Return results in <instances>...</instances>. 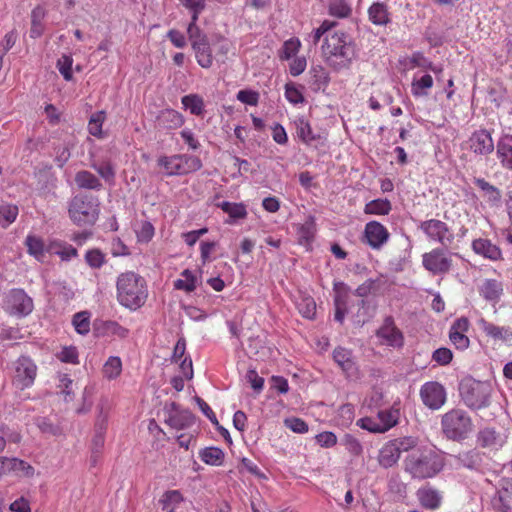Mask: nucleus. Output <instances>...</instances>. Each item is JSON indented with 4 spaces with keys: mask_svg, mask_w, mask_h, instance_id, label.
Wrapping results in <instances>:
<instances>
[{
    "mask_svg": "<svg viewBox=\"0 0 512 512\" xmlns=\"http://www.w3.org/2000/svg\"><path fill=\"white\" fill-rule=\"evenodd\" d=\"M322 53L327 64L337 71L349 68L357 56L355 44L350 36L340 31L325 37Z\"/></svg>",
    "mask_w": 512,
    "mask_h": 512,
    "instance_id": "nucleus-1",
    "label": "nucleus"
},
{
    "mask_svg": "<svg viewBox=\"0 0 512 512\" xmlns=\"http://www.w3.org/2000/svg\"><path fill=\"white\" fill-rule=\"evenodd\" d=\"M116 289L118 302L130 310H137L142 307L148 297L145 280L131 271L118 276Z\"/></svg>",
    "mask_w": 512,
    "mask_h": 512,
    "instance_id": "nucleus-2",
    "label": "nucleus"
},
{
    "mask_svg": "<svg viewBox=\"0 0 512 512\" xmlns=\"http://www.w3.org/2000/svg\"><path fill=\"white\" fill-rule=\"evenodd\" d=\"M404 466L413 478L425 479L435 476L442 469L443 463L433 450L418 449L406 457Z\"/></svg>",
    "mask_w": 512,
    "mask_h": 512,
    "instance_id": "nucleus-3",
    "label": "nucleus"
},
{
    "mask_svg": "<svg viewBox=\"0 0 512 512\" xmlns=\"http://www.w3.org/2000/svg\"><path fill=\"white\" fill-rule=\"evenodd\" d=\"M68 213L77 226H92L99 217V200L92 195L78 194L70 200Z\"/></svg>",
    "mask_w": 512,
    "mask_h": 512,
    "instance_id": "nucleus-4",
    "label": "nucleus"
},
{
    "mask_svg": "<svg viewBox=\"0 0 512 512\" xmlns=\"http://www.w3.org/2000/svg\"><path fill=\"white\" fill-rule=\"evenodd\" d=\"M472 428L471 418L462 409H452L442 416L441 429L448 439H465Z\"/></svg>",
    "mask_w": 512,
    "mask_h": 512,
    "instance_id": "nucleus-5",
    "label": "nucleus"
},
{
    "mask_svg": "<svg viewBox=\"0 0 512 512\" xmlns=\"http://www.w3.org/2000/svg\"><path fill=\"white\" fill-rule=\"evenodd\" d=\"M459 391L462 400L469 408L481 409L489 405L491 386L487 382L466 379L461 382Z\"/></svg>",
    "mask_w": 512,
    "mask_h": 512,
    "instance_id": "nucleus-6",
    "label": "nucleus"
},
{
    "mask_svg": "<svg viewBox=\"0 0 512 512\" xmlns=\"http://www.w3.org/2000/svg\"><path fill=\"white\" fill-rule=\"evenodd\" d=\"M158 165L163 167L166 175H185L198 171L202 167L201 160L188 154H177L172 156H161Z\"/></svg>",
    "mask_w": 512,
    "mask_h": 512,
    "instance_id": "nucleus-7",
    "label": "nucleus"
},
{
    "mask_svg": "<svg viewBox=\"0 0 512 512\" xmlns=\"http://www.w3.org/2000/svg\"><path fill=\"white\" fill-rule=\"evenodd\" d=\"M417 441L413 437L396 438L386 442L378 454V463L383 468L394 466L403 452H408L415 448Z\"/></svg>",
    "mask_w": 512,
    "mask_h": 512,
    "instance_id": "nucleus-8",
    "label": "nucleus"
},
{
    "mask_svg": "<svg viewBox=\"0 0 512 512\" xmlns=\"http://www.w3.org/2000/svg\"><path fill=\"white\" fill-rule=\"evenodd\" d=\"M418 227L429 241L439 243L444 247L450 246L454 240V234L449 226L441 220H425L420 222Z\"/></svg>",
    "mask_w": 512,
    "mask_h": 512,
    "instance_id": "nucleus-9",
    "label": "nucleus"
},
{
    "mask_svg": "<svg viewBox=\"0 0 512 512\" xmlns=\"http://www.w3.org/2000/svg\"><path fill=\"white\" fill-rule=\"evenodd\" d=\"M422 265L434 275H444L451 270L452 255L442 248H434L423 254Z\"/></svg>",
    "mask_w": 512,
    "mask_h": 512,
    "instance_id": "nucleus-10",
    "label": "nucleus"
},
{
    "mask_svg": "<svg viewBox=\"0 0 512 512\" xmlns=\"http://www.w3.org/2000/svg\"><path fill=\"white\" fill-rule=\"evenodd\" d=\"M4 305L8 313L17 317H25L34 309L32 298L23 289L10 290Z\"/></svg>",
    "mask_w": 512,
    "mask_h": 512,
    "instance_id": "nucleus-11",
    "label": "nucleus"
},
{
    "mask_svg": "<svg viewBox=\"0 0 512 512\" xmlns=\"http://www.w3.org/2000/svg\"><path fill=\"white\" fill-rule=\"evenodd\" d=\"M420 397L426 407L438 410L445 404L447 394L442 384L436 381H429L421 386Z\"/></svg>",
    "mask_w": 512,
    "mask_h": 512,
    "instance_id": "nucleus-12",
    "label": "nucleus"
},
{
    "mask_svg": "<svg viewBox=\"0 0 512 512\" xmlns=\"http://www.w3.org/2000/svg\"><path fill=\"white\" fill-rule=\"evenodd\" d=\"M14 369L13 383L17 388L25 389L33 384L37 367L30 358L20 357L15 362Z\"/></svg>",
    "mask_w": 512,
    "mask_h": 512,
    "instance_id": "nucleus-13",
    "label": "nucleus"
},
{
    "mask_svg": "<svg viewBox=\"0 0 512 512\" xmlns=\"http://www.w3.org/2000/svg\"><path fill=\"white\" fill-rule=\"evenodd\" d=\"M467 143L469 149L480 156L491 154L495 148L491 134L485 129L473 132Z\"/></svg>",
    "mask_w": 512,
    "mask_h": 512,
    "instance_id": "nucleus-14",
    "label": "nucleus"
},
{
    "mask_svg": "<svg viewBox=\"0 0 512 512\" xmlns=\"http://www.w3.org/2000/svg\"><path fill=\"white\" fill-rule=\"evenodd\" d=\"M470 322L466 317L457 318L451 325L449 339L456 349L465 350L470 345L466 333L469 330Z\"/></svg>",
    "mask_w": 512,
    "mask_h": 512,
    "instance_id": "nucleus-15",
    "label": "nucleus"
},
{
    "mask_svg": "<svg viewBox=\"0 0 512 512\" xmlns=\"http://www.w3.org/2000/svg\"><path fill=\"white\" fill-rule=\"evenodd\" d=\"M365 238L373 249H380L389 239L387 228L377 221H370L364 230Z\"/></svg>",
    "mask_w": 512,
    "mask_h": 512,
    "instance_id": "nucleus-16",
    "label": "nucleus"
},
{
    "mask_svg": "<svg viewBox=\"0 0 512 512\" xmlns=\"http://www.w3.org/2000/svg\"><path fill=\"white\" fill-rule=\"evenodd\" d=\"M333 359L347 378L354 379L358 377V367L355 363L351 350L343 347H337L333 351Z\"/></svg>",
    "mask_w": 512,
    "mask_h": 512,
    "instance_id": "nucleus-17",
    "label": "nucleus"
},
{
    "mask_svg": "<svg viewBox=\"0 0 512 512\" xmlns=\"http://www.w3.org/2000/svg\"><path fill=\"white\" fill-rule=\"evenodd\" d=\"M478 292L487 302L496 304L504 293L503 283L497 279H483L478 287Z\"/></svg>",
    "mask_w": 512,
    "mask_h": 512,
    "instance_id": "nucleus-18",
    "label": "nucleus"
},
{
    "mask_svg": "<svg viewBox=\"0 0 512 512\" xmlns=\"http://www.w3.org/2000/svg\"><path fill=\"white\" fill-rule=\"evenodd\" d=\"M381 340L388 346L401 347L403 345V335L395 326L392 317H387L377 332Z\"/></svg>",
    "mask_w": 512,
    "mask_h": 512,
    "instance_id": "nucleus-19",
    "label": "nucleus"
},
{
    "mask_svg": "<svg viewBox=\"0 0 512 512\" xmlns=\"http://www.w3.org/2000/svg\"><path fill=\"white\" fill-rule=\"evenodd\" d=\"M297 137L306 145L313 146L325 139L321 134L315 133L310 122L304 117L299 116L294 120Z\"/></svg>",
    "mask_w": 512,
    "mask_h": 512,
    "instance_id": "nucleus-20",
    "label": "nucleus"
},
{
    "mask_svg": "<svg viewBox=\"0 0 512 512\" xmlns=\"http://www.w3.org/2000/svg\"><path fill=\"white\" fill-rule=\"evenodd\" d=\"M472 250L475 254L486 258L490 261H498L502 259V251L489 239L478 238L472 242Z\"/></svg>",
    "mask_w": 512,
    "mask_h": 512,
    "instance_id": "nucleus-21",
    "label": "nucleus"
},
{
    "mask_svg": "<svg viewBox=\"0 0 512 512\" xmlns=\"http://www.w3.org/2000/svg\"><path fill=\"white\" fill-rule=\"evenodd\" d=\"M166 423L172 428L184 429L194 423V417L190 411L181 410L175 403H172Z\"/></svg>",
    "mask_w": 512,
    "mask_h": 512,
    "instance_id": "nucleus-22",
    "label": "nucleus"
},
{
    "mask_svg": "<svg viewBox=\"0 0 512 512\" xmlns=\"http://www.w3.org/2000/svg\"><path fill=\"white\" fill-rule=\"evenodd\" d=\"M477 324L485 335L493 340L509 341L512 339V331L509 327L497 326L484 318H480Z\"/></svg>",
    "mask_w": 512,
    "mask_h": 512,
    "instance_id": "nucleus-23",
    "label": "nucleus"
},
{
    "mask_svg": "<svg viewBox=\"0 0 512 512\" xmlns=\"http://www.w3.org/2000/svg\"><path fill=\"white\" fill-rule=\"evenodd\" d=\"M496 155L503 168L512 170V135H504L498 140Z\"/></svg>",
    "mask_w": 512,
    "mask_h": 512,
    "instance_id": "nucleus-24",
    "label": "nucleus"
},
{
    "mask_svg": "<svg viewBox=\"0 0 512 512\" xmlns=\"http://www.w3.org/2000/svg\"><path fill=\"white\" fill-rule=\"evenodd\" d=\"M195 59L198 63V65L204 69H209L213 65V53L212 48L210 46L209 40H206L201 43H194L193 46H191Z\"/></svg>",
    "mask_w": 512,
    "mask_h": 512,
    "instance_id": "nucleus-25",
    "label": "nucleus"
},
{
    "mask_svg": "<svg viewBox=\"0 0 512 512\" xmlns=\"http://www.w3.org/2000/svg\"><path fill=\"white\" fill-rule=\"evenodd\" d=\"M369 20L377 26H385L391 22L388 5L384 2H375L368 9Z\"/></svg>",
    "mask_w": 512,
    "mask_h": 512,
    "instance_id": "nucleus-26",
    "label": "nucleus"
},
{
    "mask_svg": "<svg viewBox=\"0 0 512 512\" xmlns=\"http://www.w3.org/2000/svg\"><path fill=\"white\" fill-rule=\"evenodd\" d=\"M0 465L2 467L3 474H6L8 472L22 473L26 476H31L34 474L33 467L26 463L25 461L20 460L18 458L1 457Z\"/></svg>",
    "mask_w": 512,
    "mask_h": 512,
    "instance_id": "nucleus-27",
    "label": "nucleus"
},
{
    "mask_svg": "<svg viewBox=\"0 0 512 512\" xmlns=\"http://www.w3.org/2000/svg\"><path fill=\"white\" fill-rule=\"evenodd\" d=\"M158 126L164 129H176L183 125L184 118L181 113L173 109H165L157 117Z\"/></svg>",
    "mask_w": 512,
    "mask_h": 512,
    "instance_id": "nucleus-28",
    "label": "nucleus"
},
{
    "mask_svg": "<svg viewBox=\"0 0 512 512\" xmlns=\"http://www.w3.org/2000/svg\"><path fill=\"white\" fill-rule=\"evenodd\" d=\"M297 237L300 245L309 246L314 240L316 223L313 216H309L304 223L297 225Z\"/></svg>",
    "mask_w": 512,
    "mask_h": 512,
    "instance_id": "nucleus-29",
    "label": "nucleus"
},
{
    "mask_svg": "<svg viewBox=\"0 0 512 512\" xmlns=\"http://www.w3.org/2000/svg\"><path fill=\"white\" fill-rule=\"evenodd\" d=\"M420 504L430 510H436L441 505L442 497L440 493L432 488H422L417 492Z\"/></svg>",
    "mask_w": 512,
    "mask_h": 512,
    "instance_id": "nucleus-30",
    "label": "nucleus"
},
{
    "mask_svg": "<svg viewBox=\"0 0 512 512\" xmlns=\"http://www.w3.org/2000/svg\"><path fill=\"white\" fill-rule=\"evenodd\" d=\"M400 418V409L393 405L391 408L386 410H380L377 413L378 423L382 428V433L387 432L389 429L398 424Z\"/></svg>",
    "mask_w": 512,
    "mask_h": 512,
    "instance_id": "nucleus-31",
    "label": "nucleus"
},
{
    "mask_svg": "<svg viewBox=\"0 0 512 512\" xmlns=\"http://www.w3.org/2000/svg\"><path fill=\"white\" fill-rule=\"evenodd\" d=\"M503 512L512 511V479H501L497 490Z\"/></svg>",
    "mask_w": 512,
    "mask_h": 512,
    "instance_id": "nucleus-32",
    "label": "nucleus"
},
{
    "mask_svg": "<svg viewBox=\"0 0 512 512\" xmlns=\"http://www.w3.org/2000/svg\"><path fill=\"white\" fill-rule=\"evenodd\" d=\"M433 87V78L430 74H424L420 78L414 76L411 83V93L414 97H426Z\"/></svg>",
    "mask_w": 512,
    "mask_h": 512,
    "instance_id": "nucleus-33",
    "label": "nucleus"
},
{
    "mask_svg": "<svg viewBox=\"0 0 512 512\" xmlns=\"http://www.w3.org/2000/svg\"><path fill=\"white\" fill-rule=\"evenodd\" d=\"M183 503L182 494L178 490H170L164 493L161 499L162 509L165 512H181Z\"/></svg>",
    "mask_w": 512,
    "mask_h": 512,
    "instance_id": "nucleus-34",
    "label": "nucleus"
},
{
    "mask_svg": "<svg viewBox=\"0 0 512 512\" xmlns=\"http://www.w3.org/2000/svg\"><path fill=\"white\" fill-rule=\"evenodd\" d=\"M108 415L102 409L96 421V434L93 438V453H99L104 446V431Z\"/></svg>",
    "mask_w": 512,
    "mask_h": 512,
    "instance_id": "nucleus-35",
    "label": "nucleus"
},
{
    "mask_svg": "<svg viewBox=\"0 0 512 512\" xmlns=\"http://www.w3.org/2000/svg\"><path fill=\"white\" fill-rule=\"evenodd\" d=\"M75 183L82 189L99 190L102 187L100 180L94 174L86 170L76 173Z\"/></svg>",
    "mask_w": 512,
    "mask_h": 512,
    "instance_id": "nucleus-36",
    "label": "nucleus"
},
{
    "mask_svg": "<svg viewBox=\"0 0 512 512\" xmlns=\"http://www.w3.org/2000/svg\"><path fill=\"white\" fill-rule=\"evenodd\" d=\"M199 457L208 465L220 466L224 461L225 454L223 450L218 447H207L200 451Z\"/></svg>",
    "mask_w": 512,
    "mask_h": 512,
    "instance_id": "nucleus-37",
    "label": "nucleus"
},
{
    "mask_svg": "<svg viewBox=\"0 0 512 512\" xmlns=\"http://www.w3.org/2000/svg\"><path fill=\"white\" fill-rule=\"evenodd\" d=\"M122 372V361L118 356H110L102 367L103 376L108 380H114Z\"/></svg>",
    "mask_w": 512,
    "mask_h": 512,
    "instance_id": "nucleus-38",
    "label": "nucleus"
},
{
    "mask_svg": "<svg viewBox=\"0 0 512 512\" xmlns=\"http://www.w3.org/2000/svg\"><path fill=\"white\" fill-rule=\"evenodd\" d=\"M392 205L388 199H375L365 205L364 213L369 215H388Z\"/></svg>",
    "mask_w": 512,
    "mask_h": 512,
    "instance_id": "nucleus-39",
    "label": "nucleus"
},
{
    "mask_svg": "<svg viewBox=\"0 0 512 512\" xmlns=\"http://www.w3.org/2000/svg\"><path fill=\"white\" fill-rule=\"evenodd\" d=\"M45 17V10L37 6L31 12V29H30V37L38 38L43 34L44 26L43 19Z\"/></svg>",
    "mask_w": 512,
    "mask_h": 512,
    "instance_id": "nucleus-40",
    "label": "nucleus"
},
{
    "mask_svg": "<svg viewBox=\"0 0 512 512\" xmlns=\"http://www.w3.org/2000/svg\"><path fill=\"white\" fill-rule=\"evenodd\" d=\"M181 102L186 110L191 114L199 116L204 111V101L202 97L197 94H190L182 97Z\"/></svg>",
    "mask_w": 512,
    "mask_h": 512,
    "instance_id": "nucleus-41",
    "label": "nucleus"
},
{
    "mask_svg": "<svg viewBox=\"0 0 512 512\" xmlns=\"http://www.w3.org/2000/svg\"><path fill=\"white\" fill-rule=\"evenodd\" d=\"M475 184L479 189L484 192L487 200L492 204H498L501 200V192L498 188L491 185L483 178H478L475 180Z\"/></svg>",
    "mask_w": 512,
    "mask_h": 512,
    "instance_id": "nucleus-42",
    "label": "nucleus"
},
{
    "mask_svg": "<svg viewBox=\"0 0 512 512\" xmlns=\"http://www.w3.org/2000/svg\"><path fill=\"white\" fill-rule=\"evenodd\" d=\"M28 253L37 260H42L45 256L44 242L40 237L28 235L25 240Z\"/></svg>",
    "mask_w": 512,
    "mask_h": 512,
    "instance_id": "nucleus-43",
    "label": "nucleus"
},
{
    "mask_svg": "<svg viewBox=\"0 0 512 512\" xmlns=\"http://www.w3.org/2000/svg\"><path fill=\"white\" fill-rule=\"evenodd\" d=\"M181 277L182 278L177 279L174 282V287L178 290H183L188 293L193 292L196 289L197 283V278L194 273L186 269L181 273Z\"/></svg>",
    "mask_w": 512,
    "mask_h": 512,
    "instance_id": "nucleus-44",
    "label": "nucleus"
},
{
    "mask_svg": "<svg viewBox=\"0 0 512 512\" xmlns=\"http://www.w3.org/2000/svg\"><path fill=\"white\" fill-rule=\"evenodd\" d=\"M18 207L13 204L1 203L0 204V226L3 228L12 224L18 215Z\"/></svg>",
    "mask_w": 512,
    "mask_h": 512,
    "instance_id": "nucleus-45",
    "label": "nucleus"
},
{
    "mask_svg": "<svg viewBox=\"0 0 512 512\" xmlns=\"http://www.w3.org/2000/svg\"><path fill=\"white\" fill-rule=\"evenodd\" d=\"M49 250L57 254L61 257L62 260H70L73 257L77 256V250L72 245L61 242L54 241L50 244Z\"/></svg>",
    "mask_w": 512,
    "mask_h": 512,
    "instance_id": "nucleus-46",
    "label": "nucleus"
},
{
    "mask_svg": "<svg viewBox=\"0 0 512 512\" xmlns=\"http://www.w3.org/2000/svg\"><path fill=\"white\" fill-rule=\"evenodd\" d=\"M232 219H244L247 216L246 206L243 203L223 201L218 205Z\"/></svg>",
    "mask_w": 512,
    "mask_h": 512,
    "instance_id": "nucleus-47",
    "label": "nucleus"
},
{
    "mask_svg": "<svg viewBox=\"0 0 512 512\" xmlns=\"http://www.w3.org/2000/svg\"><path fill=\"white\" fill-rule=\"evenodd\" d=\"M106 119V114L104 111H98L91 115L88 122V131L91 135L101 139L104 138V133L102 131L103 123Z\"/></svg>",
    "mask_w": 512,
    "mask_h": 512,
    "instance_id": "nucleus-48",
    "label": "nucleus"
},
{
    "mask_svg": "<svg viewBox=\"0 0 512 512\" xmlns=\"http://www.w3.org/2000/svg\"><path fill=\"white\" fill-rule=\"evenodd\" d=\"M328 10L330 15L338 18H345L351 13L347 0H329Z\"/></svg>",
    "mask_w": 512,
    "mask_h": 512,
    "instance_id": "nucleus-49",
    "label": "nucleus"
},
{
    "mask_svg": "<svg viewBox=\"0 0 512 512\" xmlns=\"http://www.w3.org/2000/svg\"><path fill=\"white\" fill-rule=\"evenodd\" d=\"M188 39L193 46L194 43H201L208 39L206 33L197 25V21L191 20L187 27Z\"/></svg>",
    "mask_w": 512,
    "mask_h": 512,
    "instance_id": "nucleus-50",
    "label": "nucleus"
},
{
    "mask_svg": "<svg viewBox=\"0 0 512 512\" xmlns=\"http://www.w3.org/2000/svg\"><path fill=\"white\" fill-rule=\"evenodd\" d=\"M182 6L191 13V20L198 21L199 15L206 7L205 0H179Z\"/></svg>",
    "mask_w": 512,
    "mask_h": 512,
    "instance_id": "nucleus-51",
    "label": "nucleus"
},
{
    "mask_svg": "<svg viewBox=\"0 0 512 512\" xmlns=\"http://www.w3.org/2000/svg\"><path fill=\"white\" fill-rule=\"evenodd\" d=\"M73 325L77 333L85 335L90 331V319L87 312L76 313L73 317Z\"/></svg>",
    "mask_w": 512,
    "mask_h": 512,
    "instance_id": "nucleus-52",
    "label": "nucleus"
},
{
    "mask_svg": "<svg viewBox=\"0 0 512 512\" xmlns=\"http://www.w3.org/2000/svg\"><path fill=\"white\" fill-rule=\"evenodd\" d=\"M300 46H301V43H300L299 39L290 38L289 40L284 42L282 51L280 54V58L282 60H288V59L294 57L298 53Z\"/></svg>",
    "mask_w": 512,
    "mask_h": 512,
    "instance_id": "nucleus-53",
    "label": "nucleus"
},
{
    "mask_svg": "<svg viewBox=\"0 0 512 512\" xmlns=\"http://www.w3.org/2000/svg\"><path fill=\"white\" fill-rule=\"evenodd\" d=\"M497 433L495 430L485 428L478 434V442L482 447H494L497 445Z\"/></svg>",
    "mask_w": 512,
    "mask_h": 512,
    "instance_id": "nucleus-54",
    "label": "nucleus"
},
{
    "mask_svg": "<svg viewBox=\"0 0 512 512\" xmlns=\"http://www.w3.org/2000/svg\"><path fill=\"white\" fill-rule=\"evenodd\" d=\"M73 59L69 55H62L57 61V68L65 80L72 79Z\"/></svg>",
    "mask_w": 512,
    "mask_h": 512,
    "instance_id": "nucleus-55",
    "label": "nucleus"
},
{
    "mask_svg": "<svg viewBox=\"0 0 512 512\" xmlns=\"http://www.w3.org/2000/svg\"><path fill=\"white\" fill-rule=\"evenodd\" d=\"M285 97L294 105L304 102L302 92L293 83H287L285 85Z\"/></svg>",
    "mask_w": 512,
    "mask_h": 512,
    "instance_id": "nucleus-56",
    "label": "nucleus"
},
{
    "mask_svg": "<svg viewBox=\"0 0 512 512\" xmlns=\"http://www.w3.org/2000/svg\"><path fill=\"white\" fill-rule=\"evenodd\" d=\"M85 259L87 264L92 268H100L105 261L104 254L98 249L87 251Z\"/></svg>",
    "mask_w": 512,
    "mask_h": 512,
    "instance_id": "nucleus-57",
    "label": "nucleus"
},
{
    "mask_svg": "<svg viewBox=\"0 0 512 512\" xmlns=\"http://www.w3.org/2000/svg\"><path fill=\"white\" fill-rule=\"evenodd\" d=\"M343 445L352 455L358 456L362 453L363 448L357 438L350 434H346L343 438Z\"/></svg>",
    "mask_w": 512,
    "mask_h": 512,
    "instance_id": "nucleus-58",
    "label": "nucleus"
},
{
    "mask_svg": "<svg viewBox=\"0 0 512 512\" xmlns=\"http://www.w3.org/2000/svg\"><path fill=\"white\" fill-rule=\"evenodd\" d=\"M236 98L244 104L256 106L259 101V93L253 90L244 89L238 91Z\"/></svg>",
    "mask_w": 512,
    "mask_h": 512,
    "instance_id": "nucleus-59",
    "label": "nucleus"
},
{
    "mask_svg": "<svg viewBox=\"0 0 512 512\" xmlns=\"http://www.w3.org/2000/svg\"><path fill=\"white\" fill-rule=\"evenodd\" d=\"M452 358V351L445 347L436 349L432 354V360L439 365H448L452 361Z\"/></svg>",
    "mask_w": 512,
    "mask_h": 512,
    "instance_id": "nucleus-60",
    "label": "nucleus"
},
{
    "mask_svg": "<svg viewBox=\"0 0 512 512\" xmlns=\"http://www.w3.org/2000/svg\"><path fill=\"white\" fill-rule=\"evenodd\" d=\"M357 426L372 433H382L377 417H363L357 421Z\"/></svg>",
    "mask_w": 512,
    "mask_h": 512,
    "instance_id": "nucleus-61",
    "label": "nucleus"
},
{
    "mask_svg": "<svg viewBox=\"0 0 512 512\" xmlns=\"http://www.w3.org/2000/svg\"><path fill=\"white\" fill-rule=\"evenodd\" d=\"M299 312L303 317L307 319L314 318L316 314V304L312 298H304L301 303H299Z\"/></svg>",
    "mask_w": 512,
    "mask_h": 512,
    "instance_id": "nucleus-62",
    "label": "nucleus"
},
{
    "mask_svg": "<svg viewBox=\"0 0 512 512\" xmlns=\"http://www.w3.org/2000/svg\"><path fill=\"white\" fill-rule=\"evenodd\" d=\"M284 423L287 428H289L290 430H292L295 433L303 434L308 431L307 423L300 418L290 417V418L285 419Z\"/></svg>",
    "mask_w": 512,
    "mask_h": 512,
    "instance_id": "nucleus-63",
    "label": "nucleus"
},
{
    "mask_svg": "<svg viewBox=\"0 0 512 512\" xmlns=\"http://www.w3.org/2000/svg\"><path fill=\"white\" fill-rule=\"evenodd\" d=\"M104 330L107 334L115 335L120 338H125L129 331L127 328L121 326L115 321H107L104 323Z\"/></svg>",
    "mask_w": 512,
    "mask_h": 512,
    "instance_id": "nucleus-64",
    "label": "nucleus"
}]
</instances>
